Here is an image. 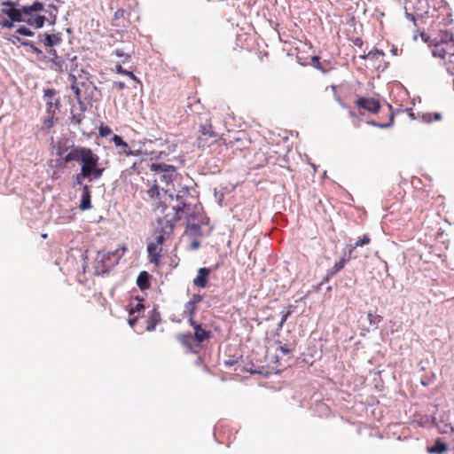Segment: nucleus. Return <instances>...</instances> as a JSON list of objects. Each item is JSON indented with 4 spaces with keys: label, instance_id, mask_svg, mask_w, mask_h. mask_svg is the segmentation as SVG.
<instances>
[{
    "label": "nucleus",
    "instance_id": "nucleus-1",
    "mask_svg": "<svg viewBox=\"0 0 454 454\" xmlns=\"http://www.w3.org/2000/svg\"><path fill=\"white\" fill-rule=\"evenodd\" d=\"M71 159L81 164L80 172L74 176L77 184H82L85 179L91 182L102 177L105 168L100 167L99 156L90 147L74 145V155Z\"/></svg>",
    "mask_w": 454,
    "mask_h": 454
},
{
    "label": "nucleus",
    "instance_id": "nucleus-2",
    "mask_svg": "<svg viewBox=\"0 0 454 454\" xmlns=\"http://www.w3.org/2000/svg\"><path fill=\"white\" fill-rule=\"evenodd\" d=\"M185 207L186 204L182 202L173 207L162 217H158L153 242L162 247L165 239L173 232L175 223L182 218Z\"/></svg>",
    "mask_w": 454,
    "mask_h": 454
},
{
    "label": "nucleus",
    "instance_id": "nucleus-3",
    "mask_svg": "<svg viewBox=\"0 0 454 454\" xmlns=\"http://www.w3.org/2000/svg\"><path fill=\"white\" fill-rule=\"evenodd\" d=\"M189 324L194 329V333H179L177 340L188 351L197 353V348H200L201 343L210 338L211 333L196 321L190 322Z\"/></svg>",
    "mask_w": 454,
    "mask_h": 454
},
{
    "label": "nucleus",
    "instance_id": "nucleus-4",
    "mask_svg": "<svg viewBox=\"0 0 454 454\" xmlns=\"http://www.w3.org/2000/svg\"><path fill=\"white\" fill-rule=\"evenodd\" d=\"M435 43L432 45V53L434 57L440 59L450 58V61L454 64V35L447 30H441Z\"/></svg>",
    "mask_w": 454,
    "mask_h": 454
},
{
    "label": "nucleus",
    "instance_id": "nucleus-5",
    "mask_svg": "<svg viewBox=\"0 0 454 454\" xmlns=\"http://www.w3.org/2000/svg\"><path fill=\"white\" fill-rule=\"evenodd\" d=\"M126 248L122 247L121 253L119 252V249H115L112 252H98L94 262L95 273L97 275L108 273L115 265L118 264Z\"/></svg>",
    "mask_w": 454,
    "mask_h": 454
},
{
    "label": "nucleus",
    "instance_id": "nucleus-6",
    "mask_svg": "<svg viewBox=\"0 0 454 454\" xmlns=\"http://www.w3.org/2000/svg\"><path fill=\"white\" fill-rule=\"evenodd\" d=\"M3 13L9 18L12 24L14 22H22L23 14H27L29 10H43V4L35 2L31 5L21 6L19 2L4 1L2 4Z\"/></svg>",
    "mask_w": 454,
    "mask_h": 454
},
{
    "label": "nucleus",
    "instance_id": "nucleus-7",
    "mask_svg": "<svg viewBox=\"0 0 454 454\" xmlns=\"http://www.w3.org/2000/svg\"><path fill=\"white\" fill-rule=\"evenodd\" d=\"M199 121L197 145L200 148L208 147L216 137V133L213 129L211 118L207 114H200Z\"/></svg>",
    "mask_w": 454,
    "mask_h": 454
},
{
    "label": "nucleus",
    "instance_id": "nucleus-8",
    "mask_svg": "<svg viewBox=\"0 0 454 454\" xmlns=\"http://www.w3.org/2000/svg\"><path fill=\"white\" fill-rule=\"evenodd\" d=\"M151 171L159 176V179L165 183L167 186L173 184L177 177L176 168L166 163H152L149 166Z\"/></svg>",
    "mask_w": 454,
    "mask_h": 454
},
{
    "label": "nucleus",
    "instance_id": "nucleus-9",
    "mask_svg": "<svg viewBox=\"0 0 454 454\" xmlns=\"http://www.w3.org/2000/svg\"><path fill=\"white\" fill-rule=\"evenodd\" d=\"M427 0H404V9L408 19L415 22L417 17L425 12Z\"/></svg>",
    "mask_w": 454,
    "mask_h": 454
},
{
    "label": "nucleus",
    "instance_id": "nucleus-10",
    "mask_svg": "<svg viewBox=\"0 0 454 454\" xmlns=\"http://www.w3.org/2000/svg\"><path fill=\"white\" fill-rule=\"evenodd\" d=\"M43 61L49 64V67L58 73H62L66 65V59L59 56L54 48L47 50V56L43 55Z\"/></svg>",
    "mask_w": 454,
    "mask_h": 454
},
{
    "label": "nucleus",
    "instance_id": "nucleus-11",
    "mask_svg": "<svg viewBox=\"0 0 454 454\" xmlns=\"http://www.w3.org/2000/svg\"><path fill=\"white\" fill-rule=\"evenodd\" d=\"M355 105L358 110L363 109L370 114H377L380 109V101L374 98L357 97Z\"/></svg>",
    "mask_w": 454,
    "mask_h": 454
},
{
    "label": "nucleus",
    "instance_id": "nucleus-12",
    "mask_svg": "<svg viewBox=\"0 0 454 454\" xmlns=\"http://www.w3.org/2000/svg\"><path fill=\"white\" fill-rule=\"evenodd\" d=\"M43 98L46 100L47 114L59 109L61 106L60 98L58 96V92L55 89L44 90Z\"/></svg>",
    "mask_w": 454,
    "mask_h": 454
},
{
    "label": "nucleus",
    "instance_id": "nucleus-13",
    "mask_svg": "<svg viewBox=\"0 0 454 454\" xmlns=\"http://www.w3.org/2000/svg\"><path fill=\"white\" fill-rule=\"evenodd\" d=\"M41 11L42 10H29L27 14H23L22 22H26L35 28L42 27L46 20V18L43 15L35 13Z\"/></svg>",
    "mask_w": 454,
    "mask_h": 454
},
{
    "label": "nucleus",
    "instance_id": "nucleus-14",
    "mask_svg": "<svg viewBox=\"0 0 454 454\" xmlns=\"http://www.w3.org/2000/svg\"><path fill=\"white\" fill-rule=\"evenodd\" d=\"M64 152H67L66 155L61 158L60 160H56V167L57 168H66L67 165L72 161H74V160H72V156L74 155V145H72L71 146L66 147L65 149L59 147L57 151V154L59 156H62Z\"/></svg>",
    "mask_w": 454,
    "mask_h": 454
},
{
    "label": "nucleus",
    "instance_id": "nucleus-15",
    "mask_svg": "<svg viewBox=\"0 0 454 454\" xmlns=\"http://www.w3.org/2000/svg\"><path fill=\"white\" fill-rule=\"evenodd\" d=\"M440 24L448 26L453 21V13L450 6L446 4H442L439 7V14L436 16Z\"/></svg>",
    "mask_w": 454,
    "mask_h": 454
},
{
    "label": "nucleus",
    "instance_id": "nucleus-16",
    "mask_svg": "<svg viewBox=\"0 0 454 454\" xmlns=\"http://www.w3.org/2000/svg\"><path fill=\"white\" fill-rule=\"evenodd\" d=\"M61 42L62 37L60 33L45 34L44 37L39 41V43L43 45L46 51L60 44Z\"/></svg>",
    "mask_w": 454,
    "mask_h": 454
},
{
    "label": "nucleus",
    "instance_id": "nucleus-17",
    "mask_svg": "<svg viewBox=\"0 0 454 454\" xmlns=\"http://www.w3.org/2000/svg\"><path fill=\"white\" fill-rule=\"evenodd\" d=\"M162 251V247L154 243V242H150L147 246V252H148V256L150 258V262L153 264H155L156 266H159L160 264V253Z\"/></svg>",
    "mask_w": 454,
    "mask_h": 454
},
{
    "label": "nucleus",
    "instance_id": "nucleus-18",
    "mask_svg": "<svg viewBox=\"0 0 454 454\" xmlns=\"http://www.w3.org/2000/svg\"><path fill=\"white\" fill-rule=\"evenodd\" d=\"M112 142L115 145L116 147H120L122 150V153L126 156H137L139 155V152H134L132 151L129 145L123 141L122 137L118 135H114L112 137Z\"/></svg>",
    "mask_w": 454,
    "mask_h": 454
},
{
    "label": "nucleus",
    "instance_id": "nucleus-19",
    "mask_svg": "<svg viewBox=\"0 0 454 454\" xmlns=\"http://www.w3.org/2000/svg\"><path fill=\"white\" fill-rule=\"evenodd\" d=\"M210 274V269L200 268L198 271L197 277L193 279L194 286L204 288L207 286V279Z\"/></svg>",
    "mask_w": 454,
    "mask_h": 454
},
{
    "label": "nucleus",
    "instance_id": "nucleus-20",
    "mask_svg": "<svg viewBox=\"0 0 454 454\" xmlns=\"http://www.w3.org/2000/svg\"><path fill=\"white\" fill-rule=\"evenodd\" d=\"M90 198H91V192L90 190V186L88 184H84L82 186V199H81L80 205H79V208L81 210H88L91 207Z\"/></svg>",
    "mask_w": 454,
    "mask_h": 454
},
{
    "label": "nucleus",
    "instance_id": "nucleus-21",
    "mask_svg": "<svg viewBox=\"0 0 454 454\" xmlns=\"http://www.w3.org/2000/svg\"><path fill=\"white\" fill-rule=\"evenodd\" d=\"M160 321V315L156 309H153L146 320V331L152 332Z\"/></svg>",
    "mask_w": 454,
    "mask_h": 454
},
{
    "label": "nucleus",
    "instance_id": "nucleus-22",
    "mask_svg": "<svg viewBox=\"0 0 454 454\" xmlns=\"http://www.w3.org/2000/svg\"><path fill=\"white\" fill-rule=\"evenodd\" d=\"M137 285L140 290L145 291L150 288V275L147 271H141L137 278Z\"/></svg>",
    "mask_w": 454,
    "mask_h": 454
},
{
    "label": "nucleus",
    "instance_id": "nucleus-23",
    "mask_svg": "<svg viewBox=\"0 0 454 454\" xmlns=\"http://www.w3.org/2000/svg\"><path fill=\"white\" fill-rule=\"evenodd\" d=\"M147 194L150 197V199L156 200H160V189L159 188L157 184V179H153V184H151L150 188L147 190Z\"/></svg>",
    "mask_w": 454,
    "mask_h": 454
},
{
    "label": "nucleus",
    "instance_id": "nucleus-24",
    "mask_svg": "<svg viewBox=\"0 0 454 454\" xmlns=\"http://www.w3.org/2000/svg\"><path fill=\"white\" fill-rule=\"evenodd\" d=\"M349 256L348 259L341 258L340 261L336 262L334 265L328 270V275L333 276L339 271H340L346 265L347 262L349 260Z\"/></svg>",
    "mask_w": 454,
    "mask_h": 454
},
{
    "label": "nucleus",
    "instance_id": "nucleus-25",
    "mask_svg": "<svg viewBox=\"0 0 454 454\" xmlns=\"http://www.w3.org/2000/svg\"><path fill=\"white\" fill-rule=\"evenodd\" d=\"M19 41H20L21 45H23L25 47H29L31 52L35 54L37 57H40L39 58L40 60H43V51L41 49L36 47L32 42H29V41H20V39H19Z\"/></svg>",
    "mask_w": 454,
    "mask_h": 454
},
{
    "label": "nucleus",
    "instance_id": "nucleus-26",
    "mask_svg": "<svg viewBox=\"0 0 454 454\" xmlns=\"http://www.w3.org/2000/svg\"><path fill=\"white\" fill-rule=\"evenodd\" d=\"M371 242V239L369 235L364 234L362 238H359L356 243L352 246H350L349 251H348V256L351 257L352 252L358 247H363L364 245H367Z\"/></svg>",
    "mask_w": 454,
    "mask_h": 454
},
{
    "label": "nucleus",
    "instance_id": "nucleus-27",
    "mask_svg": "<svg viewBox=\"0 0 454 454\" xmlns=\"http://www.w3.org/2000/svg\"><path fill=\"white\" fill-rule=\"evenodd\" d=\"M197 306L191 301H188L185 304V310L184 312L188 315V322L195 321L194 317L196 315Z\"/></svg>",
    "mask_w": 454,
    "mask_h": 454
},
{
    "label": "nucleus",
    "instance_id": "nucleus-28",
    "mask_svg": "<svg viewBox=\"0 0 454 454\" xmlns=\"http://www.w3.org/2000/svg\"><path fill=\"white\" fill-rule=\"evenodd\" d=\"M115 72L117 74H123V75H126L128 77H129L130 79H132L133 81L137 82H139L140 83V81L139 79L133 74V72L131 71H128L126 69H124L121 65L120 64H117L115 66Z\"/></svg>",
    "mask_w": 454,
    "mask_h": 454
},
{
    "label": "nucleus",
    "instance_id": "nucleus-29",
    "mask_svg": "<svg viewBox=\"0 0 454 454\" xmlns=\"http://www.w3.org/2000/svg\"><path fill=\"white\" fill-rule=\"evenodd\" d=\"M446 443L437 440L435 444L428 449V451L431 453H443L447 450Z\"/></svg>",
    "mask_w": 454,
    "mask_h": 454
},
{
    "label": "nucleus",
    "instance_id": "nucleus-30",
    "mask_svg": "<svg viewBox=\"0 0 454 454\" xmlns=\"http://www.w3.org/2000/svg\"><path fill=\"white\" fill-rule=\"evenodd\" d=\"M69 78L72 82L71 90H73L76 99L78 101H81V90L79 89V87L76 84V77L74 74H69Z\"/></svg>",
    "mask_w": 454,
    "mask_h": 454
},
{
    "label": "nucleus",
    "instance_id": "nucleus-31",
    "mask_svg": "<svg viewBox=\"0 0 454 454\" xmlns=\"http://www.w3.org/2000/svg\"><path fill=\"white\" fill-rule=\"evenodd\" d=\"M186 232L189 235L200 236L201 229H200V226L197 223H188L187 227H186Z\"/></svg>",
    "mask_w": 454,
    "mask_h": 454
},
{
    "label": "nucleus",
    "instance_id": "nucleus-32",
    "mask_svg": "<svg viewBox=\"0 0 454 454\" xmlns=\"http://www.w3.org/2000/svg\"><path fill=\"white\" fill-rule=\"evenodd\" d=\"M145 309L143 301H138L135 306H131L129 309V314L133 315Z\"/></svg>",
    "mask_w": 454,
    "mask_h": 454
},
{
    "label": "nucleus",
    "instance_id": "nucleus-33",
    "mask_svg": "<svg viewBox=\"0 0 454 454\" xmlns=\"http://www.w3.org/2000/svg\"><path fill=\"white\" fill-rule=\"evenodd\" d=\"M54 113L55 112H51V114H48V117L43 121V126L48 130H50L54 125Z\"/></svg>",
    "mask_w": 454,
    "mask_h": 454
},
{
    "label": "nucleus",
    "instance_id": "nucleus-34",
    "mask_svg": "<svg viewBox=\"0 0 454 454\" xmlns=\"http://www.w3.org/2000/svg\"><path fill=\"white\" fill-rule=\"evenodd\" d=\"M4 13H3V9L0 12V26L2 27L5 28H12L13 27V24H12V21H9L6 18H4Z\"/></svg>",
    "mask_w": 454,
    "mask_h": 454
},
{
    "label": "nucleus",
    "instance_id": "nucleus-35",
    "mask_svg": "<svg viewBox=\"0 0 454 454\" xmlns=\"http://www.w3.org/2000/svg\"><path fill=\"white\" fill-rule=\"evenodd\" d=\"M113 55L118 57V58H123V60L122 62L125 63L127 62L129 59H130V55L128 54V53H125L121 49H115L114 51H113Z\"/></svg>",
    "mask_w": 454,
    "mask_h": 454
},
{
    "label": "nucleus",
    "instance_id": "nucleus-36",
    "mask_svg": "<svg viewBox=\"0 0 454 454\" xmlns=\"http://www.w3.org/2000/svg\"><path fill=\"white\" fill-rule=\"evenodd\" d=\"M293 349L292 348H289L287 347V345H279L278 348H277V356H278L279 355H283V356H286V355H290L292 353Z\"/></svg>",
    "mask_w": 454,
    "mask_h": 454
},
{
    "label": "nucleus",
    "instance_id": "nucleus-37",
    "mask_svg": "<svg viewBox=\"0 0 454 454\" xmlns=\"http://www.w3.org/2000/svg\"><path fill=\"white\" fill-rule=\"evenodd\" d=\"M84 118V115L81 113L79 114H73L71 117L72 123L75 125H81L82 120Z\"/></svg>",
    "mask_w": 454,
    "mask_h": 454
},
{
    "label": "nucleus",
    "instance_id": "nucleus-38",
    "mask_svg": "<svg viewBox=\"0 0 454 454\" xmlns=\"http://www.w3.org/2000/svg\"><path fill=\"white\" fill-rule=\"evenodd\" d=\"M291 308H292V306H289L286 310L281 312V321L279 323L280 327L283 326L285 322L287 320L288 317L291 315V313H292Z\"/></svg>",
    "mask_w": 454,
    "mask_h": 454
},
{
    "label": "nucleus",
    "instance_id": "nucleus-39",
    "mask_svg": "<svg viewBox=\"0 0 454 454\" xmlns=\"http://www.w3.org/2000/svg\"><path fill=\"white\" fill-rule=\"evenodd\" d=\"M98 133L100 137H105L112 133V129L108 126L101 125L99 127Z\"/></svg>",
    "mask_w": 454,
    "mask_h": 454
},
{
    "label": "nucleus",
    "instance_id": "nucleus-40",
    "mask_svg": "<svg viewBox=\"0 0 454 454\" xmlns=\"http://www.w3.org/2000/svg\"><path fill=\"white\" fill-rule=\"evenodd\" d=\"M393 120H394V115H393V114H390V122H389V123H386V124H379V123H377V122H376V121H368V123H369V124H371V125H372V126L380 127V128L383 129V128H387V127H389V126L392 124Z\"/></svg>",
    "mask_w": 454,
    "mask_h": 454
},
{
    "label": "nucleus",
    "instance_id": "nucleus-41",
    "mask_svg": "<svg viewBox=\"0 0 454 454\" xmlns=\"http://www.w3.org/2000/svg\"><path fill=\"white\" fill-rule=\"evenodd\" d=\"M17 33L22 35H26V36H32L34 35V33L27 27H20L17 29Z\"/></svg>",
    "mask_w": 454,
    "mask_h": 454
},
{
    "label": "nucleus",
    "instance_id": "nucleus-42",
    "mask_svg": "<svg viewBox=\"0 0 454 454\" xmlns=\"http://www.w3.org/2000/svg\"><path fill=\"white\" fill-rule=\"evenodd\" d=\"M202 301V296L199 294H195L192 296L189 301L195 304L196 306Z\"/></svg>",
    "mask_w": 454,
    "mask_h": 454
},
{
    "label": "nucleus",
    "instance_id": "nucleus-43",
    "mask_svg": "<svg viewBox=\"0 0 454 454\" xmlns=\"http://www.w3.org/2000/svg\"><path fill=\"white\" fill-rule=\"evenodd\" d=\"M375 55H383V53L378 50H375L374 51H370L366 56H363V58H372Z\"/></svg>",
    "mask_w": 454,
    "mask_h": 454
},
{
    "label": "nucleus",
    "instance_id": "nucleus-44",
    "mask_svg": "<svg viewBox=\"0 0 454 454\" xmlns=\"http://www.w3.org/2000/svg\"><path fill=\"white\" fill-rule=\"evenodd\" d=\"M312 64L314 67H316L317 68H320V58L317 57V56H315L312 58Z\"/></svg>",
    "mask_w": 454,
    "mask_h": 454
},
{
    "label": "nucleus",
    "instance_id": "nucleus-45",
    "mask_svg": "<svg viewBox=\"0 0 454 454\" xmlns=\"http://www.w3.org/2000/svg\"><path fill=\"white\" fill-rule=\"evenodd\" d=\"M114 87H116L119 90H121L126 88V84L123 82H114Z\"/></svg>",
    "mask_w": 454,
    "mask_h": 454
},
{
    "label": "nucleus",
    "instance_id": "nucleus-46",
    "mask_svg": "<svg viewBox=\"0 0 454 454\" xmlns=\"http://www.w3.org/2000/svg\"><path fill=\"white\" fill-rule=\"evenodd\" d=\"M138 320V317H131L128 320V323L129 325L131 326V327H134V325H136V323L137 322Z\"/></svg>",
    "mask_w": 454,
    "mask_h": 454
},
{
    "label": "nucleus",
    "instance_id": "nucleus-47",
    "mask_svg": "<svg viewBox=\"0 0 454 454\" xmlns=\"http://www.w3.org/2000/svg\"><path fill=\"white\" fill-rule=\"evenodd\" d=\"M191 247H192V249H197L200 247V242L197 241V240H194V241L192 242Z\"/></svg>",
    "mask_w": 454,
    "mask_h": 454
},
{
    "label": "nucleus",
    "instance_id": "nucleus-48",
    "mask_svg": "<svg viewBox=\"0 0 454 454\" xmlns=\"http://www.w3.org/2000/svg\"><path fill=\"white\" fill-rule=\"evenodd\" d=\"M441 119V114H434V120L438 121Z\"/></svg>",
    "mask_w": 454,
    "mask_h": 454
},
{
    "label": "nucleus",
    "instance_id": "nucleus-49",
    "mask_svg": "<svg viewBox=\"0 0 454 454\" xmlns=\"http://www.w3.org/2000/svg\"><path fill=\"white\" fill-rule=\"evenodd\" d=\"M168 209V207H163L162 209H161V212L164 213Z\"/></svg>",
    "mask_w": 454,
    "mask_h": 454
},
{
    "label": "nucleus",
    "instance_id": "nucleus-50",
    "mask_svg": "<svg viewBox=\"0 0 454 454\" xmlns=\"http://www.w3.org/2000/svg\"><path fill=\"white\" fill-rule=\"evenodd\" d=\"M372 317V313H369V314H368V317H369V319H370V321H371V322H372V319H371V317Z\"/></svg>",
    "mask_w": 454,
    "mask_h": 454
},
{
    "label": "nucleus",
    "instance_id": "nucleus-51",
    "mask_svg": "<svg viewBox=\"0 0 454 454\" xmlns=\"http://www.w3.org/2000/svg\"><path fill=\"white\" fill-rule=\"evenodd\" d=\"M225 364L231 365V364H232V363H231V362H228V361H226V362H225Z\"/></svg>",
    "mask_w": 454,
    "mask_h": 454
}]
</instances>
